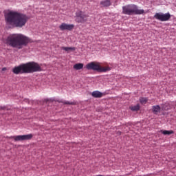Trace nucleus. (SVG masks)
<instances>
[{"label": "nucleus", "instance_id": "obj_2", "mask_svg": "<svg viewBox=\"0 0 176 176\" xmlns=\"http://www.w3.org/2000/svg\"><path fill=\"white\" fill-rule=\"evenodd\" d=\"M30 42V38L23 34H10L6 38L5 43L7 46H10L20 50L23 46H27Z\"/></svg>", "mask_w": 176, "mask_h": 176}, {"label": "nucleus", "instance_id": "obj_4", "mask_svg": "<svg viewBox=\"0 0 176 176\" xmlns=\"http://www.w3.org/2000/svg\"><path fill=\"white\" fill-rule=\"evenodd\" d=\"M145 10L138 9V6L135 4H129L122 6V14L133 16V14H144Z\"/></svg>", "mask_w": 176, "mask_h": 176}, {"label": "nucleus", "instance_id": "obj_20", "mask_svg": "<svg viewBox=\"0 0 176 176\" xmlns=\"http://www.w3.org/2000/svg\"><path fill=\"white\" fill-rule=\"evenodd\" d=\"M6 69H7L6 67H3L2 68V71H6Z\"/></svg>", "mask_w": 176, "mask_h": 176}, {"label": "nucleus", "instance_id": "obj_15", "mask_svg": "<svg viewBox=\"0 0 176 176\" xmlns=\"http://www.w3.org/2000/svg\"><path fill=\"white\" fill-rule=\"evenodd\" d=\"M129 108L131 111H140V104H137L135 106H131Z\"/></svg>", "mask_w": 176, "mask_h": 176}, {"label": "nucleus", "instance_id": "obj_13", "mask_svg": "<svg viewBox=\"0 0 176 176\" xmlns=\"http://www.w3.org/2000/svg\"><path fill=\"white\" fill-rule=\"evenodd\" d=\"M100 5L103 6V8H108V6H111V1L109 0H104L100 1Z\"/></svg>", "mask_w": 176, "mask_h": 176}, {"label": "nucleus", "instance_id": "obj_10", "mask_svg": "<svg viewBox=\"0 0 176 176\" xmlns=\"http://www.w3.org/2000/svg\"><path fill=\"white\" fill-rule=\"evenodd\" d=\"M91 96L94 98H101L104 94L99 91H94L91 93Z\"/></svg>", "mask_w": 176, "mask_h": 176}, {"label": "nucleus", "instance_id": "obj_12", "mask_svg": "<svg viewBox=\"0 0 176 176\" xmlns=\"http://www.w3.org/2000/svg\"><path fill=\"white\" fill-rule=\"evenodd\" d=\"M152 111L155 115H157L158 113H160V112L161 111L160 106H159V105L153 106Z\"/></svg>", "mask_w": 176, "mask_h": 176}, {"label": "nucleus", "instance_id": "obj_8", "mask_svg": "<svg viewBox=\"0 0 176 176\" xmlns=\"http://www.w3.org/2000/svg\"><path fill=\"white\" fill-rule=\"evenodd\" d=\"M76 16L77 17L78 23H85V21H87V19H89V15L85 14L82 11L77 12Z\"/></svg>", "mask_w": 176, "mask_h": 176}, {"label": "nucleus", "instance_id": "obj_3", "mask_svg": "<svg viewBox=\"0 0 176 176\" xmlns=\"http://www.w3.org/2000/svg\"><path fill=\"white\" fill-rule=\"evenodd\" d=\"M42 67L41 65L35 62H28L23 63L12 69V72L15 75L23 74H34V72H41Z\"/></svg>", "mask_w": 176, "mask_h": 176}, {"label": "nucleus", "instance_id": "obj_19", "mask_svg": "<svg viewBox=\"0 0 176 176\" xmlns=\"http://www.w3.org/2000/svg\"><path fill=\"white\" fill-rule=\"evenodd\" d=\"M0 109H6L5 107H0Z\"/></svg>", "mask_w": 176, "mask_h": 176}, {"label": "nucleus", "instance_id": "obj_14", "mask_svg": "<svg viewBox=\"0 0 176 176\" xmlns=\"http://www.w3.org/2000/svg\"><path fill=\"white\" fill-rule=\"evenodd\" d=\"M74 69L79 71V69H82L83 68V63H76L73 67Z\"/></svg>", "mask_w": 176, "mask_h": 176}, {"label": "nucleus", "instance_id": "obj_11", "mask_svg": "<svg viewBox=\"0 0 176 176\" xmlns=\"http://www.w3.org/2000/svg\"><path fill=\"white\" fill-rule=\"evenodd\" d=\"M61 50H65V52H67V53H69V52H75L76 48L75 47H62Z\"/></svg>", "mask_w": 176, "mask_h": 176}, {"label": "nucleus", "instance_id": "obj_1", "mask_svg": "<svg viewBox=\"0 0 176 176\" xmlns=\"http://www.w3.org/2000/svg\"><path fill=\"white\" fill-rule=\"evenodd\" d=\"M5 19L8 25L16 27V28H23L27 24V21L30 20L28 16L15 11H10L6 14Z\"/></svg>", "mask_w": 176, "mask_h": 176}, {"label": "nucleus", "instance_id": "obj_7", "mask_svg": "<svg viewBox=\"0 0 176 176\" xmlns=\"http://www.w3.org/2000/svg\"><path fill=\"white\" fill-rule=\"evenodd\" d=\"M34 137L32 134L28 135H20L16 136H10L7 137V138H10L14 140V141H28V140H31Z\"/></svg>", "mask_w": 176, "mask_h": 176}, {"label": "nucleus", "instance_id": "obj_18", "mask_svg": "<svg viewBox=\"0 0 176 176\" xmlns=\"http://www.w3.org/2000/svg\"><path fill=\"white\" fill-rule=\"evenodd\" d=\"M63 104L66 105H75L76 104L75 102H68V101H62Z\"/></svg>", "mask_w": 176, "mask_h": 176}, {"label": "nucleus", "instance_id": "obj_16", "mask_svg": "<svg viewBox=\"0 0 176 176\" xmlns=\"http://www.w3.org/2000/svg\"><path fill=\"white\" fill-rule=\"evenodd\" d=\"M162 134H164V135H170L171 134H174V131H163Z\"/></svg>", "mask_w": 176, "mask_h": 176}, {"label": "nucleus", "instance_id": "obj_6", "mask_svg": "<svg viewBox=\"0 0 176 176\" xmlns=\"http://www.w3.org/2000/svg\"><path fill=\"white\" fill-rule=\"evenodd\" d=\"M154 19L159 20L160 21H168L171 19V14L170 13L163 14L162 12H157L154 15Z\"/></svg>", "mask_w": 176, "mask_h": 176}, {"label": "nucleus", "instance_id": "obj_5", "mask_svg": "<svg viewBox=\"0 0 176 176\" xmlns=\"http://www.w3.org/2000/svg\"><path fill=\"white\" fill-rule=\"evenodd\" d=\"M87 69L89 71H96L97 72H107L111 71L109 66L102 67L101 64L98 62H91L86 65Z\"/></svg>", "mask_w": 176, "mask_h": 176}, {"label": "nucleus", "instance_id": "obj_9", "mask_svg": "<svg viewBox=\"0 0 176 176\" xmlns=\"http://www.w3.org/2000/svg\"><path fill=\"white\" fill-rule=\"evenodd\" d=\"M75 25L74 24H67L65 23H61L59 26L60 31H72V29L74 28Z\"/></svg>", "mask_w": 176, "mask_h": 176}, {"label": "nucleus", "instance_id": "obj_17", "mask_svg": "<svg viewBox=\"0 0 176 176\" xmlns=\"http://www.w3.org/2000/svg\"><path fill=\"white\" fill-rule=\"evenodd\" d=\"M140 104H146L148 102V98H140Z\"/></svg>", "mask_w": 176, "mask_h": 176}]
</instances>
